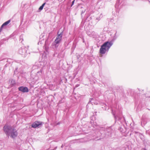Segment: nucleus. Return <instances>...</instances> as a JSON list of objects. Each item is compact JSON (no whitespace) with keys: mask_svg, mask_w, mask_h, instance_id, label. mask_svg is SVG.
Segmentation results:
<instances>
[{"mask_svg":"<svg viewBox=\"0 0 150 150\" xmlns=\"http://www.w3.org/2000/svg\"><path fill=\"white\" fill-rule=\"evenodd\" d=\"M62 33L59 34L58 33V35L55 40V42L56 44H58L60 42L62 39Z\"/></svg>","mask_w":150,"mask_h":150,"instance_id":"f03ea898","label":"nucleus"},{"mask_svg":"<svg viewBox=\"0 0 150 150\" xmlns=\"http://www.w3.org/2000/svg\"><path fill=\"white\" fill-rule=\"evenodd\" d=\"M112 45V43L111 42H105L101 46L99 50L100 53L101 54H105L106 51L108 50Z\"/></svg>","mask_w":150,"mask_h":150,"instance_id":"f257e3e1","label":"nucleus"},{"mask_svg":"<svg viewBox=\"0 0 150 150\" xmlns=\"http://www.w3.org/2000/svg\"><path fill=\"white\" fill-rule=\"evenodd\" d=\"M12 129L11 127L8 125H5L4 127V131L7 135H8L9 133V132Z\"/></svg>","mask_w":150,"mask_h":150,"instance_id":"7ed1b4c3","label":"nucleus"},{"mask_svg":"<svg viewBox=\"0 0 150 150\" xmlns=\"http://www.w3.org/2000/svg\"><path fill=\"white\" fill-rule=\"evenodd\" d=\"M17 135V131L15 129L12 130V132L11 133V137L13 138L16 137Z\"/></svg>","mask_w":150,"mask_h":150,"instance_id":"423d86ee","label":"nucleus"},{"mask_svg":"<svg viewBox=\"0 0 150 150\" xmlns=\"http://www.w3.org/2000/svg\"><path fill=\"white\" fill-rule=\"evenodd\" d=\"M74 1H75V0H74L72 2V4L71 6H72L74 4Z\"/></svg>","mask_w":150,"mask_h":150,"instance_id":"1a4fd4ad","label":"nucleus"},{"mask_svg":"<svg viewBox=\"0 0 150 150\" xmlns=\"http://www.w3.org/2000/svg\"><path fill=\"white\" fill-rule=\"evenodd\" d=\"M11 20H8V21L5 22L1 26L0 28V32H1L2 30V28H3V27L5 25H7L10 22Z\"/></svg>","mask_w":150,"mask_h":150,"instance_id":"0eeeda50","label":"nucleus"},{"mask_svg":"<svg viewBox=\"0 0 150 150\" xmlns=\"http://www.w3.org/2000/svg\"><path fill=\"white\" fill-rule=\"evenodd\" d=\"M45 3H44V4H43L42 5L40 6V8H39V10H42L43 8V7L45 5Z\"/></svg>","mask_w":150,"mask_h":150,"instance_id":"6e6552de","label":"nucleus"},{"mask_svg":"<svg viewBox=\"0 0 150 150\" xmlns=\"http://www.w3.org/2000/svg\"><path fill=\"white\" fill-rule=\"evenodd\" d=\"M19 91L23 92H28V89L26 87L21 86L18 88Z\"/></svg>","mask_w":150,"mask_h":150,"instance_id":"39448f33","label":"nucleus"},{"mask_svg":"<svg viewBox=\"0 0 150 150\" xmlns=\"http://www.w3.org/2000/svg\"><path fill=\"white\" fill-rule=\"evenodd\" d=\"M42 124V122L36 121L33 123L32 125V127L35 128L39 125H41Z\"/></svg>","mask_w":150,"mask_h":150,"instance_id":"20e7f679","label":"nucleus"}]
</instances>
